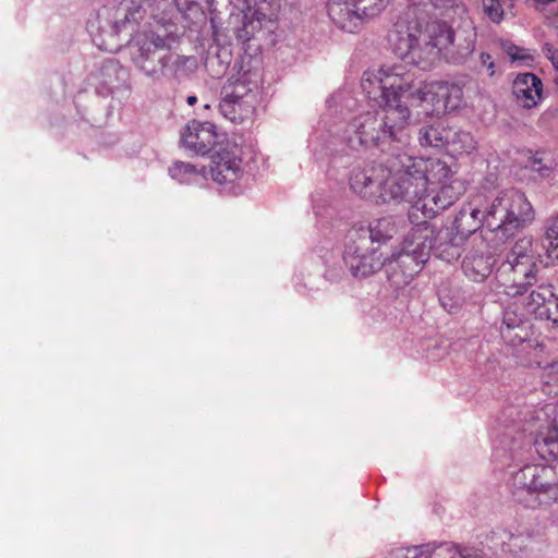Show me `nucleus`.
I'll return each mask as SVG.
<instances>
[{
  "label": "nucleus",
  "mask_w": 558,
  "mask_h": 558,
  "mask_svg": "<svg viewBox=\"0 0 558 558\" xmlns=\"http://www.w3.org/2000/svg\"><path fill=\"white\" fill-rule=\"evenodd\" d=\"M168 172L173 180L184 184H203L207 180L205 167L198 168L184 161L173 162Z\"/></svg>",
  "instance_id": "nucleus-28"
},
{
  "label": "nucleus",
  "mask_w": 558,
  "mask_h": 558,
  "mask_svg": "<svg viewBox=\"0 0 558 558\" xmlns=\"http://www.w3.org/2000/svg\"><path fill=\"white\" fill-rule=\"evenodd\" d=\"M253 36V22L244 21L242 27L235 31L236 39L244 44L248 41Z\"/></svg>",
  "instance_id": "nucleus-39"
},
{
  "label": "nucleus",
  "mask_w": 558,
  "mask_h": 558,
  "mask_svg": "<svg viewBox=\"0 0 558 558\" xmlns=\"http://www.w3.org/2000/svg\"><path fill=\"white\" fill-rule=\"evenodd\" d=\"M255 105H251L250 100H236L222 96L219 104L220 113L233 123H242L251 118L254 112Z\"/></svg>",
  "instance_id": "nucleus-29"
},
{
  "label": "nucleus",
  "mask_w": 558,
  "mask_h": 558,
  "mask_svg": "<svg viewBox=\"0 0 558 558\" xmlns=\"http://www.w3.org/2000/svg\"><path fill=\"white\" fill-rule=\"evenodd\" d=\"M547 320L553 322V326L558 330V299L555 298V302L549 310V315L546 317Z\"/></svg>",
  "instance_id": "nucleus-42"
},
{
  "label": "nucleus",
  "mask_w": 558,
  "mask_h": 558,
  "mask_svg": "<svg viewBox=\"0 0 558 558\" xmlns=\"http://www.w3.org/2000/svg\"><path fill=\"white\" fill-rule=\"evenodd\" d=\"M541 163H542V160L539 158H537V157H534L531 160L532 169L535 170V171H538V172H541L543 170Z\"/></svg>",
  "instance_id": "nucleus-43"
},
{
  "label": "nucleus",
  "mask_w": 558,
  "mask_h": 558,
  "mask_svg": "<svg viewBox=\"0 0 558 558\" xmlns=\"http://www.w3.org/2000/svg\"><path fill=\"white\" fill-rule=\"evenodd\" d=\"M445 351L438 343H435L432 349L427 350L426 359L436 361L442 357Z\"/></svg>",
  "instance_id": "nucleus-41"
},
{
  "label": "nucleus",
  "mask_w": 558,
  "mask_h": 558,
  "mask_svg": "<svg viewBox=\"0 0 558 558\" xmlns=\"http://www.w3.org/2000/svg\"><path fill=\"white\" fill-rule=\"evenodd\" d=\"M343 259L350 272L355 278H366L381 268H385L386 257L379 252L378 246L368 244L366 238L349 235Z\"/></svg>",
  "instance_id": "nucleus-13"
},
{
  "label": "nucleus",
  "mask_w": 558,
  "mask_h": 558,
  "mask_svg": "<svg viewBox=\"0 0 558 558\" xmlns=\"http://www.w3.org/2000/svg\"><path fill=\"white\" fill-rule=\"evenodd\" d=\"M398 218L387 216L375 219L369 222L367 228H359L351 231L350 235L354 238H366L368 244L377 243L381 245L391 240L398 232Z\"/></svg>",
  "instance_id": "nucleus-24"
},
{
  "label": "nucleus",
  "mask_w": 558,
  "mask_h": 558,
  "mask_svg": "<svg viewBox=\"0 0 558 558\" xmlns=\"http://www.w3.org/2000/svg\"><path fill=\"white\" fill-rule=\"evenodd\" d=\"M543 83L533 73L519 74L512 84V93L518 104L523 108H533L542 97Z\"/></svg>",
  "instance_id": "nucleus-25"
},
{
  "label": "nucleus",
  "mask_w": 558,
  "mask_h": 558,
  "mask_svg": "<svg viewBox=\"0 0 558 558\" xmlns=\"http://www.w3.org/2000/svg\"><path fill=\"white\" fill-rule=\"evenodd\" d=\"M551 369H553L554 373L558 374V361L553 363Z\"/></svg>",
  "instance_id": "nucleus-48"
},
{
  "label": "nucleus",
  "mask_w": 558,
  "mask_h": 558,
  "mask_svg": "<svg viewBox=\"0 0 558 558\" xmlns=\"http://www.w3.org/2000/svg\"><path fill=\"white\" fill-rule=\"evenodd\" d=\"M542 267L533 250L531 238L518 240L498 267L496 279L499 288L509 296L524 295L543 281Z\"/></svg>",
  "instance_id": "nucleus-5"
},
{
  "label": "nucleus",
  "mask_w": 558,
  "mask_h": 558,
  "mask_svg": "<svg viewBox=\"0 0 558 558\" xmlns=\"http://www.w3.org/2000/svg\"><path fill=\"white\" fill-rule=\"evenodd\" d=\"M545 56L550 60L554 68L558 71V50L555 49L550 44L546 43L543 46Z\"/></svg>",
  "instance_id": "nucleus-40"
},
{
  "label": "nucleus",
  "mask_w": 558,
  "mask_h": 558,
  "mask_svg": "<svg viewBox=\"0 0 558 558\" xmlns=\"http://www.w3.org/2000/svg\"><path fill=\"white\" fill-rule=\"evenodd\" d=\"M517 501L526 507L558 499V469L544 464H524L511 472L509 481Z\"/></svg>",
  "instance_id": "nucleus-8"
},
{
  "label": "nucleus",
  "mask_w": 558,
  "mask_h": 558,
  "mask_svg": "<svg viewBox=\"0 0 558 558\" xmlns=\"http://www.w3.org/2000/svg\"><path fill=\"white\" fill-rule=\"evenodd\" d=\"M183 146L196 154L205 155L217 144L216 128L210 122L191 121L181 135Z\"/></svg>",
  "instance_id": "nucleus-18"
},
{
  "label": "nucleus",
  "mask_w": 558,
  "mask_h": 558,
  "mask_svg": "<svg viewBox=\"0 0 558 558\" xmlns=\"http://www.w3.org/2000/svg\"><path fill=\"white\" fill-rule=\"evenodd\" d=\"M549 520H550L551 524L558 526V505L550 512Z\"/></svg>",
  "instance_id": "nucleus-44"
},
{
  "label": "nucleus",
  "mask_w": 558,
  "mask_h": 558,
  "mask_svg": "<svg viewBox=\"0 0 558 558\" xmlns=\"http://www.w3.org/2000/svg\"><path fill=\"white\" fill-rule=\"evenodd\" d=\"M547 253L553 260H558V216L551 219L546 231Z\"/></svg>",
  "instance_id": "nucleus-36"
},
{
  "label": "nucleus",
  "mask_w": 558,
  "mask_h": 558,
  "mask_svg": "<svg viewBox=\"0 0 558 558\" xmlns=\"http://www.w3.org/2000/svg\"><path fill=\"white\" fill-rule=\"evenodd\" d=\"M219 31L218 28L213 24V37H214V40L219 43L220 41V38H219Z\"/></svg>",
  "instance_id": "nucleus-46"
},
{
  "label": "nucleus",
  "mask_w": 558,
  "mask_h": 558,
  "mask_svg": "<svg viewBox=\"0 0 558 558\" xmlns=\"http://www.w3.org/2000/svg\"><path fill=\"white\" fill-rule=\"evenodd\" d=\"M439 59L452 64H462L474 52L477 34L471 26L453 28L438 20Z\"/></svg>",
  "instance_id": "nucleus-12"
},
{
  "label": "nucleus",
  "mask_w": 558,
  "mask_h": 558,
  "mask_svg": "<svg viewBox=\"0 0 558 558\" xmlns=\"http://www.w3.org/2000/svg\"><path fill=\"white\" fill-rule=\"evenodd\" d=\"M504 49L512 61L525 60L530 58L525 49L520 48L513 44H505Z\"/></svg>",
  "instance_id": "nucleus-38"
},
{
  "label": "nucleus",
  "mask_w": 558,
  "mask_h": 558,
  "mask_svg": "<svg viewBox=\"0 0 558 558\" xmlns=\"http://www.w3.org/2000/svg\"><path fill=\"white\" fill-rule=\"evenodd\" d=\"M441 551H448L452 555L449 558H485V554L481 549L471 547H456L451 544H441L437 547ZM436 555V548L429 544L397 548L389 554L388 558H432Z\"/></svg>",
  "instance_id": "nucleus-20"
},
{
  "label": "nucleus",
  "mask_w": 558,
  "mask_h": 558,
  "mask_svg": "<svg viewBox=\"0 0 558 558\" xmlns=\"http://www.w3.org/2000/svg\"><path fill=\"white\" fill-rule=\"evenodd\" d=\"M472 244L473 248L466 253L462 268L471 280L481 282L490 275L495 259L482 236L474 235Z\"/></svg>",
  "instance_id": "nucleus-16"
},
{
  "label": "nucleus",
  "mask_w": 558,
  "mask_h": 558,
  "mask_svg": "<svg viewBox=\"0 0 558 558\" xmlns=\"http://www.w3.org/2000/svg\"><path fill=\"white\" fill-rule=\"evenodd\" d=\"M387 2L388 0H328L327 12L340 29L355 33L364 17L377 15Z\"/></svg>",
  "instance_id": "nucleus-11"
},
{
  "label": "nucleus",
  "mask_w": 558,
  "mask_h": 558,
  "mask_svg": "<svg viewBox=\"0 0 558 558\" xmlns=\"http://www.w3.org/2000/svg\"><path fill=\"white\" fill-rule=\"evenodd\" d=\"M426 161L414 160L407 151H392L378 163L365 167H355L350 174L351 190L366 199H376L381 203H402V199L415 197L422 191V182L405 180L407 172L414 168L416 172L427 171Z\"/></svg>",
  "instance_id": "nucleus-2"
},
{
  "label": "nucleus",
  "mask_w": 558,
  "mask_h": 558,
  "mask_svg": "<svg viewBox=\"0 0 558 558\" xmlns=\"http://www.w3.org/2000/svg\"><path fill=\"white\" fill-rule=\"evenodd\" d=\"M379 107L383 114L379 116L386 130L391 131V143L395 146L402 147L407 144L408 138L402 135V131L410 122V110L402 100L393 101V98L387 99Z\"/></svg>",
  "instance_id": "nucleus-17"
},
{
  "label": "nucleus",
  "mask_w": 558,
  "mask_h": 558,
  "mask_svg": "<svg viewBox=\"0 0 558 558\" xmlns=\"http://www.w3.org/2000/svg\"><path fill=\"white\" fill-rule=\"evenodd\" d=\"M423 102H433L435 96L441 97L444 100V108L446 110H453L458 108L463 98L462 87L454 83L448 82H430L425 87L418 89Z\"/></svg>",
  "instance_id": "nucleus-26"
},
{
  "label": "nucleus",
  "mask_w": 558,
  "mask_h": 558,
  "mask_svg": "<svg viewBox=\"0 0 558 558\" xmlns=\"http://www.w3.org/2000/svg\"><path fill=\"white\" fill-rule=\"evenodd\" d=\"M446 147L453 154H471L476 149V142L471 133L450 128Z\"/></svg>",
  "instance_id": "nucleus-32"
},
{
  "label": "nucleus",
  "mask_w": 558,
  "mask_h": 558,
  "mask_svg": "<svg viewBox=\"0 0 558 558\" xmlns=\"http://www.w3.org/2000/svg\"><path fill=\"white\" fill-rule=\"evenodd\" d=\"M549 24L556 29L558 35V12L553 17L549 19Z\"/></svg>",
  "instance_id": "nucleus-45"
},
{
  "label": "nucleus",
  "mask_w": 558,
  "mask_h": 558,
  "mask_svg": "<svg viewBox=\"0 0 558 558\" xmlns=\"http://www.w3.org/2000/svg\"><path fill=\"white\" fill-rule=\"evenodd\" d=\"M531 328L529 315L518 314L517 307L506 308L500 326V336L505 343L512 347L523 343L530 338Z\"/></svg>",
  "instance_id": "nucleus-21"
},
{
  "label": "nucleus",
  "mask_w": 558,
  "mask_h": 558,
  "mask_svg": "<svg viewBox=\"0 0 558 558\" xmlns=\"http://www.w3.org/2000/svg\"><path fill=\"white\" fill-rule=\"evenodd\" d=\"M384 76V89L390 94L393 101L398 100H412L423 102L421 93L426 86V82L417 80L412 70L407 69L403 64H393L391 66L381 68Z\"/></svg>",
  "instance_id": "nucleus-14"
},
{
  "label": "nucleus",
  "mask_w": 558,
  "mask_h": 558,
  "mask_svg": "<svg viewBox=\"0 0 558 558\" xmlns=\"http://www.w3.org/2000/svg\"><path fill=\"white\" fill-rule=\"evenodd\" d=\"M222 96L236 100H250L251 105H255L256 101V94L242 80L229 82L222 89Z\"/></svg>",
  "instance_id": "nucleus-34"
},
{
  "label": "nucleus",
  "mask_w": 558,
  "mask_h": 558,
  "mask_svg": "<svg viewBox=\"0 0 558 558\" xmlns=\"http://www.w3.org/2000/svg\"><path fill=\"white\" fill-rule=\"evenodd\" d=\"M492 539L495 548L499 546L504 553L514 557L526 556L536 543V538L530 530L493 532Z\"/></svg>",
  "instance_id": "nucleus-22"
},
{
  "label": "nucleus",
  "mask_w": 558,
  "mask_h": 558,
  "mask_svg": "<svg viewBox=\"0 0 558 558\" xmlns=\"http://www.w3.org/2000/svg\"><path fill=\"white\" fill-rule=\"evenodd\" d=\"M132 61L146 76L160 80L166 75V68L171 63L184 65L189 58L170 52V36L154 31L136 35L131 46Z\"/></svg>",
  "instance_id": "nucleus-9"
},
{
  "label": "nucleus",
  "mask_w": 558,
  "mask_h": 558,
  "mask_svg": "<svg viewBox=\"0 0 558 558\" xmlns=\"http://www.w3.org/2000/svg\"><path fill=\"white\" fill-rule=\"evenodd\" d=\"M414 160L426 161L427 171L416 172L411 168L407 172L405 180L422 182V191L413 198L402 199V203L411 204L412 208L421 210L425 218H433L442 210L450 207L459 196L464 193L465 186L462 181L454 178L451 168L439 158L414 157Z\"/></svg>",
  "instance_id": "nucleus-4"
},
{
  "label": "nucleus",
  "mask_w": 558,
  "mask_h": 558,
  "mask_svg": "<svg viewBox=\"0 0 558 558\" xmlns=\"http://www.w3.org/2000/svg\"><path fill=\"white\" fill-rule=\"evenodd\" d=\"M211 163L207 175L219 184L233 183L241 171V160L229 153L218 155Z\"/></svg>",
  "instance_id": "nucleus-27"
},
{
  "label": "nucleus",
  "mask_w": 558,
  "mask_h": 558,
  "mask_svg": "<svg viewBox=\"0 0 558 558\" xmlns=\"http://www.w3.org/2000/svg\"><path fill=\"white\" fill-rule=\"evenodd\" d=\"M426 228L432 232L427 244L430 246V253L437 258L447 263H452L461 256L462 245L464 244L463 236L459 235L454 229L450 227L441 228L437 231L434 230L427 222L417 223L412 229Z\"/></svg>",
  "instance_id": "nucleus-15"
},
{
  "label": "nucleus",
  "mask_w": 558,
  "mask_h": 558,
  "mask_svg": "<svg viewBox=\"0 0 558 558\" xmlns=\"http://www.w3.org/2000/svg\"><path fill=\"white\" fill-rule=\"evenodd\" d=\"M510 0H483V10L486 16L494 23H499Z\"/></svg>",
  "instance_id": "nucleus-35"
},
{
  "label": "nucleus",
  "mask_w": 558,
  "mask_h": 558,
  "mask_svg": "<svg viewBox=\"0 0 558 558\" xmlns=\"http://www.w3.org/2000/svg\"><path fill=\"white\" fill-rule=\"evenodd\" d=\"M484 196L475 195L473 198L464 205L459 214L456 216L453 226L451 227L457 233L463 236L465 241L470 235L474 234L476 230L485 226L484 219Z\"/></svg>",
  "instance_id": "nucleus-19"
},
{
  "label": "nucleus",
  "mask_w": 558,
  "mask_h": 558,
  "mask_svg": "<svg viewBox=\"0 0 558 558\" xmlns=\"http://www.w3.org/2000/svg\"><path fill=\"white\" fill-rule=\"evenodd\" d=\"M186 101L189 105L193 106L194 104H196L197 98L196 96H189Z\"/></svg>",
  "instance_id": "nucleus-47"
},
{
  "label": "nucleus",
  "mask_w": 558,
  "mask_h": 558,
  "mask_svg": "<svg viewBox=\"0 0 558 558\" xmlns=\"http://www.w3.org/2000/svg\"><path fill=\"white\" fill-rule=\"evenodd\" d=\"M486 227L505 238H510L533 220L532 205L525 195L514 189L498 193L494 198L484 197Z\"/></svg>",
  "instance_id": "nucleus-7"
},
{
  "label": "nucleus",
  "mask_w": 558,
  "mask_h": 558,
  "mask_svg": "<svg viewBox=\"0 0 558 558\" xmlns=\"http://www.w3.org/2000/svg\"><path fill=\"white\" fill-rule=\"evenodd\" d=\"M529 291V295L522 300L525 314L536 319H546L555 302L553 287L543 280Z\"/></svg>",
  "instance_id": "nucleus-23"
},
{
  "label": "nucleus",
  "mask_w": 558,
  "mask_h": 558,
  "mask_svg": "<svg viewBox=\"0 0 558 558\" xmlns=\"http://www.w3.org/2000/svg\"><path fill=\"white\" fill-rule=\"evenodd\" d=\"M99 76L101 83L111 88L124 78L125 70L116 59H108L99 69Z\"/></svg>",
  "instance_id": "nucleus-33"
},
{
  "label": "nucleus",
  "mask_w": 558,
  "mask_h": 558,
  "mask_svg": "<svg viewBox=\"0 0 558 558\" xmlns=\"http://www.w3.org/2000/svg\"><path fill=\"white\" fill-rule=\"evenodd\" d=\"M408 10L397 20L389 34L395 52L403 60L429 70L439 61L438 20L427 15H449L464 12L459 0H409Z\"/></svg>",
  "instance_id": "nucleus-1"
},
{
  "label": "nucleus",
  "mask_w": 558,
  "mask_h": 558,
  "mask_svg": "<svg viewBox=\"0 0 558 558\" xmlns=\"http://www.w3.org/2000/svg\"><path fill=\"white\" fill-rule=\"evenodd\" d=\"M519 416L517 422L511 418L502 422L504 429L497 435L499 451L509 453L510 459L522 462L526 453L531 450V441L525 440V433L535 434L534 449L541 459L545 461H558V395L555 401L545 404L543 408L518 412L513 408L506 410L505 415L512 417Z\"/></svg>",
  "instance_id": "nucleus-3"
},
{
  "label": "nucleus",
  "mask_w": 558,
  "mask_h": 558,
  "mask_svg": "<svg viewBox=\"0 0 558 558\" xmlns=\"http://www.w3.org/2000/svg\"><path fill=\"white\" fill-rule=\"evenodd\" d=\"M432 232L426 228L411 229L404 238L399 251L386 257L385 274L387 280L396 289L409 286L421 272L430 256L427 241Z\"/></svg>",
  "instance_id": "nucleus-6"
},
{
  "label": "nucleus",
  "mask_w": 558,
  "mask_h": 558,
  "mask_svg": "<svg viewBox=\"0 0 558 558\" xmlns=\"http://www.w3.org/2000/svg\"><path fill=\"white\" fill-rule=\"evenodd\" d=\"M347 133L348 145L354 150L377 147L386 156L398 151V148L405 151L402 147L392 145V133L385 129L378 112H365L354 118Z\"/></svg>",
  "instance_id": "nucleus-10"
},
{
  "label": "nucleus",
  "mask_w": 558,
  "mask_h": 558,
  "mask_svg": "<svg viewBox=\"0 0 558 558\" xmlns=\"http://www.w3.org/2000/svg\"><path fill=\"white\" fill-rule=\"evenodd\" d=\"M384 76L381 68L374 72H365L362 77L361 87L368 99L374 100L378 106L389 99L390 94L384 89Z\"/></svg>",
  "instance_id": "nucleus-30"
},
{
  "label": "nucleus",
  "mask_w": 558,
  "mask_h": 558,
  "mask_svg": "<svg viewBox=\"0 0 558 558\" xmlns=\"http://www.w3.org/2000/svg\"><path fill=\"white\" fill-rule=\"evenodd\" d=\"M472 69L477 73L487 72V75L493 77L496 73V64L492 56L487 52H481L475 60Z\"/></svg>",
  "instance_id": "nucleus-37"
},
{
  "label": "nucleus",
  "mask_w": 558,
  "mask_h": 558,
  "mask_svg": "<svg viewBox=\"0 0 558 558\" xmlns=\"http://www.w3.org/2000/svg\"><path fill=\"white\" fill-rule=\"evenodd\" d=\"M450 126L442 122H435L429 125L422 126L418 131V142L421 146L446 147Z\"/></svg>",
  "instance_id": "nucleus-31"
}]
</instances>
